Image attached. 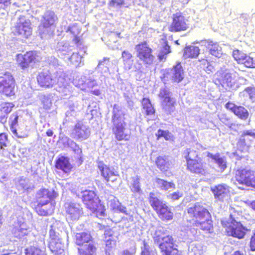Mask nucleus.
Here are the masks:
<instances>
[{
    "mask_svg": "<svg viewBox=\"0 0 255 255\" xmlns=\"http://www.w3.org/2000/svg\"><path fill=\"white\" fill-rule=\"evenodd\" d=\"M186 161V169L190 173L199 176L208 173L206 163L199 156V152L191 148L186 149L183 153Z\"/></svg>",
    "mask_w": 255,
    "mask_h": 255,
    "instance_id": "obj_1",
    "label": "nucleus"
},
{
    "mask_svg": "<svg viewBox=\"0 0 255 255\" xmlns=\"http://www.w3.org/2000/svg\"><path fill=\"white\" fill-rule=\"evenodd\" d=\"M81 199L85 207L95 214L97 217L106 216V207L95 191L89 190L84 191Z\"/></svg>",
    "mask_w": 255,
    "mask_h": 255,
    "instance_id": "obj_2",
    "label": "nucleus"
},
{
    "mask_svg": "<svg viewBox=\"0 0 255 255\" xmlns=\"http://www.w3.org/2000/svg\"><path fill=\"white\" fill-rule=\"evenodd\" d=\"M149 203L156 213L158 217L163 222L171 221L174 213L166 202L160 200L154 192H150L148 198Z\"/></svg>",
    "mask_w": 255,
    "mask_h": 255,
    "instance_id": "obj_3",
    "label": "nucleus"
},
{
    "mask_svg": "<svg viewBox=\"0 0 255 255\" xmlns=\"http://www.w3.org/2000/svg\"><path fill=\"white\" fill-rule=\"evenodd\" d=\"M125 116V114L121 109H117L113 112L112 130L116 139L118 141H128L130 137V133L125 132L126 126V123L124 121Z\"/></svg>",
    "mask_w": 255,
    "mask_h": 255,
    "instance_id": "obj_4",
    "label": "nucleus"
},
{
    "mask_svg": "<svg viewBox=\"0 0 255 255\" xmlns=\"http://www.w3.org/2000/svg\"><path fill=\"white\" fill-rule=\"evenodd\" d=\"M57 20L58 17L53 11H46L42 15L40 23L37 28L38 35L42 39L52 36L54 32L50 30V27H55Z\"/></svg>",
    "mask_w": 255,
    "mask_h": 255,
    "instance_id": "obj_5",
    "label": "nucleus"
},
{
    "mask_svg": "<svg viewBox=\"0 0 255 255\" xmlns=\"http://www.w3.org/2000/svg\"><path fill=\"white\" fill-rule=\"evenodd\" d=\"M233 180L237 185L255 189V171L249 167L235 169Z\"/></svg>",
    "mask_w": 255,
    "mask_h": 255,
    "instance_id": "obj_6",
    "label": "nucleus"
},
{
    "mask_svg": "<svg viewBox=\"0 0 255 255\" xmlns=\"http://www.w3.org/2000/svg\"><path fill=\"white\" fill-rule=\"evenodd\" d=\"M135 49L137 57L143 65L149 66L154 63L155 57L152 49L146 41L138 43L135 45Z\"/></svg>",
    "mask_w": 255,
    "mask_h": 255,
    "instance_id": "obj_7",
    "label": "nucleus"
},
{
    "mask_svg": "<svg viewBox=\"0 0 255 255\" xmlns=\"http://www.w3.org/2000/svg\"><path fill=\"white\" fill-rule=\"evenodd\" d=\"M16 83L13 75L8 72L0 76V94L6 97L15 96Z\"/></svg>",
    "mask_w": 255,
    "mask_h": 255,
    "instance_id": "obj_8",
    "label": "nucleus"
},
{
    "mask_svg": "<svg viewBox=\"0 0 255 255\" xmlns=\"http://www.w3.org/2000/svg\"><path fill=\"white\" fill-rule=\"evenodd\" d=\"M32 31L31 21L24 16H20L13 27L12 33L13 35L26 39L32 35Z\"/></svg>",
    "mask_w": 255,
    "mask_h": 255,
    "instance_id": "obj_9",
    "label": "nucleus"
},
{
    "mask_svg": "<svg viewBox=\"0 0 255 255\" xmlns=\"http://www.w3.org/2000/svg\"><path fill=\"white\" fill-rule=\"evenodd\" d=\"M190 220L187 221L191 226L194 225L195 222L202 220L206 218H211V215L208 210L197 203L187 209Z\"/></svg>",
    "mask_w": 255,
    "mask_h": 255,
    "instance_id": "obj_10",
    "label": "nucleus"
},
{
    "mask_svg": "<svg viewBox=\"0 0 255 255\" xmlns=\"http://www.w3.org/2000/svg\"><path fill=\"white\" fill-rule=\"evenodd\" d=\"M190 26L188 19L182 12L173 14L172 21L168 26V30L171 32H177L187 30Z\"/></svg>",
    "mask_w": 255,
    "mask_h": 255,
    "instance_id": "obj_11",
    "label": "nucleus"
},
{
    "mask_svg": "<svg viewBox=\"0 0 255 255\" xmlns=\"http://www.w3.org/2000/svg\"><path fill=\"white\" fill-rule=\"evenodd\" d=\"M158 95L161 100L162 108L167 114H171L175 111L177 102L171 97L169 90L166 88L161 89Z\"/></svg>",
    "mask_w": 255,
    "mask_h": 255,
    "instance_id": "obj_12",
    "label": "nucleus"
},
{
    "mask_svg": "<svg viewBox=\"0 0 255 255\" xmlns=\"http://www.w3.org/2000/svg\"><path fill=\"white\" fill-rule=\"evenodd\" d=\"M231 217V224L226 229L227 235L239 239H243L249 230L244 227L240 222H238L233 218L232 215Z\"/></svg>",
    "mask_w": 255,
    "mask_h": 255,
    "instance_id": "obj_13",
    "label": "nucleus"
},
{
    "mask_svg": "<svg viewBox=\"0 0 255 255\" xmlns=\"http://www.w3.org/2000/svg\"><path fill=\"white\" fill-rule=\"evenodd\" d=\"M159 248L162 255H171L172 253L178 251V249L174 247V241L171 236L167 235L163 237L157 236L155 242L159 243Z\"/></svg>",
    "mask_w": 255,
    "mask_h": 255,
    "instance_id": "obj_14",
    "label": "nucleus"
},
{
    "mask_svg": "<svg viewBox=\"0 0 255 255\" xmlns=\"http://www.w3.org/2000/svg\"><path fill=\"white\" fill-rule=\"evenodd\" d=\"M37 54L34 51H28L23 54L19 53L16 55L17 65L22 70H25L37 61Z\"/></svg>",
    "mask_w": 255,
    "mask_h": 255,
    "instance_id": "obj_15",
    "label": "nucleus"
},
{
    "mask_svg": "<svg viewBox=\"0 0 255 255\" xmlns=\"http://www.w3.org/2000/svg\"><path fill=\"white\" fill-rule=\"evenodd\" d=\"M48 247L50 251L55 255H61L64 253V244L62 242L61 239L56 235L53 230H50L49 232Z\"/></svg>",
    "mask_w": 255,
    "mask_h": 255,
    "instance_id": "obj_16",
    "label": "nucleus"
},
{
    "mask_svg": "<svg viewBox=\"0 0 255 255\" xmlns=\"http://www.w3.org/2000/svg\"><path fill=\"white\" fill-rule=\"evenodd\" d=\"M36 80L38 85L45 89L51 88L55 84V78L49 70L39 72Z\"/></svg>",
    "mask_w": 255,
    "mask_h": 255,
    "instance_id": "obj_17",
    "label": "nucleus"
},
{
    "mask_svg": "<svg viewBox=\"0 0 255 255\" xmlns=\"http://www.w3.org/2000/svg\"><path fill=\"white\" fill-rule=\"evenodd\" d=\"M98 168L100 171L101 175L106 183L116 182L119 178V174L118 172L115 171L107 165L101 162L98 164Z\"/></svg>",
    "mask_w": 255,
    "mask_h": 255,
    "instance_id": "obj_18",
    "label": "nucleus"
},
{
    "mask_svg": "<svg viewBox=\"0 0 255 255\" xmlns=\"http://www.w3.org/2000/svg\"><path fill=\"white\" fill-rule=\"evenodd\" d=\"M58 194L54 189L49 190L43 188L38 190L35 196V201L33 204L41 203L44 201L51 202L57 198Z\"/></svg>",
    "mask_w": 255,
    "mask_h": 255,
    "instance_id": "obj_19",
    "label": "nucleus"
},
{
    "mask_svg": "<svg viewBox=\"0 0 255 255\" xmlns=\"http://www.w3.org/2000/svg\"><path fill=\"white\" fill-rule=\"evenodd\" d=\"M33 209L39 215L47 216L52 214L55 210V203L44 201L41 203L33 204Z\"/></svg>",
    "mask_w": 255,
    "mask_h": 255,
    "instance_id": "obj_20",
    "label": "nucleus"
},
{
    "mask_svg": "<svg viewBox=\"0 0 255 255\" xmlns=\"http://www.w3.org/2000/svg\"><path fill=\"white\" fill-rule=\"evenodd\" d=\"M225 107L241 120H246L249 118V112L243 106H238L235 103L229 101L225 104Z\"/></svg>",
    "mask_w": 255,
    "mask_h": 255,
    "instance_id": "obj_21",
    "label": "nucleus"
},
{
    "mask_svg": "<svg viewBox=\"0 0 255 255\" xmlns=\"http://www.w3.org/2000/svg\"><path fill=\"white\" fill-rule=\"evenodd\" d=\"M65 214L67 218L70 220L78 219L82 214V208L78 204L69 203L65 206Z\"/></svg>",
    "mask_w": 255,
    "mask_h": 255,
    "instance_id": "obj_22",
    "label": "nucleus"
},
{
    "mask_svg": "<svg viewBox=\"0 0 255 255\" xmlns=\"http://www.w3.org/2000/svg\"><path fill=\"white\" fill-rule=\"evenodd\" d=\"M74 240V243L78 248H81L93 243L94 238L89 232H82L76 233Z\"/></svg>",
    "mask_w": 255,
    "mask_h": 255,
    "instance_id": "obj_23",
    "label": "nucleus"
},
{
    "mask_svg": "<svg viewBox=\"0 0 255 255\" xmlns=\"http://www.w3.org/2000/svg\"><path fill=\"white\" fill-rule=\"evenodd\" d=\"M55 167L66 174H69L73 169L69 157L65 156H61L55 160Z\"/></svg>",
    "mask_w": 255,
    "mask_h": 255,
    "instance_id": "obj_24",
    "label": "nucleus"
},
{
    "mask_svg": "<svg viewBox=\"0 0 255 255\" xmlns=\"http://www.w3.org/2000/svg\"><path fill=\"white\" fill-rule=\"evenodd\" d=\"M171 79L173 82L179 83L184 79L185 72L181 62H177L172 66L171 69Z\"/></svg>",
    "mask_w": 255,
    "mask_h": 255,
    "instance_id": "obj_25",
    "label": "nucleus"
},
{
    "mask_svg": "<svg viewBox=\"0 0 255 255\" xmlns=\"http://www.w3.org/2000/svg\"><path fill=\"white\" fill-rule=\"evenodd\" d=\"M155 163L157 168L164 173L167 172L171 168V161L167 156H158L155 159Z\"/></svg>",
    "mask_w": 255,
    "mask_h": 255,
    "instance_id": "obj_26",
    "label": "nucleus"
},
{
    "mask_svg": "<svg viewBox=\"0 0 255 255\" xmlns=\"http://www.w3.org/2000/svg\"><path fill=\"white\" fill-rule=\"evenodd\" d=\"M229 188L228 185L225 184H220L212 188L211 190L216 199L222 200L229 193Z\"/></svg>",
    "mask_w": 255,
    "mask_h": 255,
    "instance_id": "obj_27",
    "label": "nucleus"
},
{
    "mask_svg": "<svg viewBox=\"0 0 255 255\" xmlns=\"http://www.w3.org/2000/svg\"><path fill=\"white\" fill-rule=\"evenodd\" d=\"M217 80L220 84L226 89L232 88L235 84L231 74L228 73H221Z\"/></svg>",
    "mask_w": 255,
    "mask_h": 255,
    "instance_id": "obj_28",
    "label": "nucleus"
},
{
    "mask_svg": "<svg viewBox=\"0 0 255 255\" xmlns=\"http://www.w3.org/2000/svg\"><path fill=\"white\" fill-rule=\"evenodd\" d=\"M193 227H199V229L207 233L213 232L214 226L213 221L211 218H206L202 220L195 222Z\"/></svg>",
    "mask_w": 255,
    "mask_h": 255,
    "instance_id": "obj_29",
    "label": "nucleus"
},
{
    "mask_svg": "<svg viewBox=\"0 0 255 255\" xmlns=\"http://www.w3.org/2000/svg\"><path fill=\"white\" fill-rule=\"evenodd\" d=\"M206 47L211 55L218 58L222 56V48L217 42L212 40L207 41Z\"/></svg>",
    "mask_w": 255,
    "mask_h": 255,
    "instance_id": "obj_30",
    "label": "nucleus"
},
{
    "mask_svg": "<svg viewBox=\"0 0 255 255\" xmlns=\"http://www.w3.org/2000/svg\"><path fill=\"white\" fill-rule=\"evenodd\" d=\"M97 248L94 243L77 248L78 255H97Z\"/></svg>",
    "mask_w": 255,
    "mask_h": 255,
    "instance_id": "obj_31",
    "label": "nucleus"
},
{
    "mask_svg": "<svg viewBox=\"0 0 255 255\" xmlns=\"http://www.w3.org/2000/svg\"><path fill=\"white\" fill-rule=\"evenodd\" d=\"M200 53V49L198 46L193 45L186 46L184 49L183 57L185 58H196Z\"/></svg>",
    "mask_w": 255,
    "mask_h": 255,
    "instance_id": "obj_32",
    "label": "nucleus"
},
{
    "mask_svg": "<svg viewBox=\"0 0 255 255\" xmlns=\"http://www.w3.org/2000/svg\"><path fill=\"white\" fill-rule=\"evenodd\" d=\"M141 105L143 109L145 111L146 116L154 115L155 110L151 103L150 100L148 98H143L141 100Z\"/></svg>",
    "mask_w": 255,
    "mask_h": 255,
    "instance_id": "obj_33",
    "label": "nucleus"
},
{
    "mask_svg": "<svg viewBox=\"0 0 255 255\" xmlns=\"http://www.w3.org/2000/svg\"><path fill=\"white\" fill-rule=\"evenodd\" d=\"M207 154V156L214 160L222 170H225L227 168L226 162L222 157H220L219 153L214 155L212 153L208 152Z\"/></svg>",
    "mask_w": 255,
    "mask_h": 255,
    "instance_id": "obj_34",
    "label": "nucleus"
},
{
    "mask_svg": "<svg viewBox=\"0 0 255 255\" xmlns=\"http://www.w3.org/2000/svg\"><path fill=\"white\" fill-rule=\"evenodd\" d=\"M18 115L17 113H15L12 115L10 118L9 126L10 129L13 134L17 137L22 138L24 137L23 136L18 135L15 126L18 124Z\"/></svg>",
    "mask_w": 255,
    "mask_h": 255,
    "instance_id": "obj_35",
    "label": "nucleus"
},
{
    "mask_svg": "<svg viewBox=\"0 0 255 255\" xmlns=\"http://www.w3.org/2000/svg\"><path fill=\"white\" fill-rule=\"evenodd\" d=\"M11 234L13 237L17 239H21L27 235V229L22 228L21 225H17L12 227L11 229Z\"/></svg>",
    "mask_w": 255,
    "mask_h": 255,
    "instance_id": "obj_36",
    "label": "nucleus"
},
{
    "mask_svg": "<svg viewBox=\"0 0 255 255\" xmlns=\"http://www.w3.org/2000/svg\"><path fill=\"white\" fill-rule=\"evenodd\" d=\"M155 182L158 187L162 190L166 191L169 188H175V185L172 182H168L165 180L159 178H156L155 179Z\"/></svg>",
    "mask_w": 255,
    "mask_h": 255,
    "instance_id": "obj_37",
    "label": "nucleus"
},
{
    "mask_svg": "<svg viewBox=\"0 0 255 255\" xmlns=\"http://www.w3.org/2000/svg\"><path fill=\"white\" fill-rule=\"evenodd\" d=\"M25 255H47L44 248L30 246L25 250Z\"/></svg>",
    "mask_w": 255,
    "mask_h": 255,
    "instance_id": "obj_38",
    "label": "nucleus"
},
{
    "mask_svg": "<svg viewBox=\"0 0 255 255\" xmlns=\"http://www.w3.org/2000/svg\"><path fill=\"white\" fill-rule=\"evenodd\" d=\"M163 40V45L158 55L159 60L166 59L167 55L171 52L170 47L168 44V41L166 39Z\"/></svg>",
    "mask_w": 255,
    "mask_h": 255,
    "instance_id": "obj_39",
    "label": "nucleus"
},
{
    "mask_svg": "<svg viewBox=\"0 0 255 255\" xmlns=\"http://www.w3.org/2000/svg\"><path fill=\"white\" fill-rule=\"evenodd\" d=\"M74 137L76 139H86L89 137V134L80 126H76L74 128Z\"/></svg>",
    "mask_w": 255,
    "mask_h": 255,
    "instance_id": "obj_40",
    "label": "nucleus"
},
{
    "mask_svg": "<svg viewBox=\"0 0 255 255\" xmlns=\"http://www.w3.org/2000/svg\"><path fill=\"white\" fill-rule=\"evenodd\" d=\"M68 30L70 31V32L74 36V38L73 40L74 43L78 44L81 41V38L78 36V34L80 32V29L77 24H74L69 26Z\"/></svg>",
    "mask_w": 255,
    "mask_h": 255,
    "instance_id": "obj_41",
    "label": "nucleus"
},
{
    "mask_svg": "<svg viewBox=\"0 0 255 255\" xmlns=\"http://www.w3.org/2000/svg\"><path fill=\"white\" fill-rule=\"evenodd\" d=\"M232 55L237 63L241 64L245 60L247 54L238 49H236L233 50Z\"/></svg>",
    "mask_w": 255,
    "mask_h": 255,
    "instance_id": "obj_42",
    "label": "nucleus"
},
{
    "mask_svg": "<svg viewBox=\"0 0 255 255\" xmlns=\"http://www.w3.org/2000/svg\"><path fill=\"white\" fill-rule=\"evenodd\" d=\"M14 105L11 102H4L1 104V106L0 110L2 113L8 114L11 112L12 109L14 108Z\"/></svg>",
    "mask_w": 255,
    "mask_h": 255,
    "instance_id": "obj_43",
    "label": "nucleus"
},
{
    "mask_svg": "<svg viewBox=\"0 0 255 255\" xmlns=\"http://www.w3.org/2000/svg\"><path fill=\"white\" fill-rule=\"evenodd\" d=\"M155 135L157 139L163 137L166 140H168L171 138V133L168 130H164L161 129H159Z\"/></svg>",
    "mask_w": 255,
    "mask_h": 255,
    "instance_id": "obj_44",
    "label": "nucleus"
},
{
    "mask_svg": "<svg viewBox=\"0 0 255 255\" xmlns=\"http://www.w3.org/2000/svg\"><path fill=\"white\" fill-rule=\"evenodd\" d=\"M241 64H244L248 68H255V60L247 54L246 55L245 60Z\"/></svg>",
    "mask_w": 255,
    "mask_h": 255,
    "instance_id": "obj_45",
    "label": "nucleus"
},
{
    "mask_svg": "<svg viewBox=\"0 0 255 255\" xmlns=\"http://www.w3.org/2000/svg\"><path fill=\"white\" fill-rule=\"evenodd\" d=\"M219 119L221 122L228 126L229 128L231 129H232L233 127L235 126V124L230 123V118L228 117L226 114L222 115L221 117L219 118Z\"/></svg>",
    "mask_w": 255,
    "mask_h": 255,
    "instance_id": "obj_46",
    "label": "nucleus"
},
{
    "mask_svg": "<svg viewBox=\"0 0 255 255\" xmlns=\"http://www.w3.org/2000/svg\"><path fill=\"white\" fill-rule=\"evenodd\" d=\"M8 142V136L6 133L2 132L0 133V148L3 149L7 146Z\"/></svg>",
    "mask_w": 255,
    "mask_h": 255,
    "instance_id": "obj_47",
    "label": "nucleus"
},
{
    "mask_svg": "<svg viewBox=\"0 0 255 255\" xmlns=\"http://www.w3.org/2000/svg\"><path fill=\"white\" fill-rule=\"evenodd\" d=\"M245 91L249 96L250 99L253 101L255 102V88L247 87Z\"/></svg>",
    "mask_w": 255,
    "mask_h": 255,
    "instance_id": "obj_48",
    "label": "nucleus"
},
{
    "mask_svg": "<svg viewBox=\"0 0 255 255\" xmlns=\"http://www.w3.org/2000/svg\"><path fill=\"white\" fill-rule=\"evenodd\" d=\"M132 57V54L128 51L124 50L122 53V57L123 59L125 65L128 63V62L131 59Z\"/></svg>",
    "mask_w": 255,
    "mask_h": 255,
    "instance_id": "obj_49",
    "label": "nucleus"
},
{
    "mask_svg": "<svg viewBox=\"0 0 255 255\" xmlns=\"http://www.w3.org/2000/svg\"><path fill=\"white\" fill-rule=\"evenodd\" d=\"M183 194L179 191L173 192L167 196V198L170 200L174 201L178 200L182 197Z\"/></svg>",
    "mask_w": 255,
    "mask_h": 255,
    "instance_id": "obj_50",
    "label": "nucleus"
},
{
    "mask_svg": "<svg viewBox=\"0 0 255 255\" xmlns=\"http://www.w3.org/2000/svg\"><path fill=\"white\" fill-rule=\"evenodd\" d=\"M200 61L202 62L201 64H202L203 65H205L206 64H207V66L205 68V70L206 72H212L213 71L214 68L213 66V65L208 61V60H205V59H202V60H201Z\"/></svg>",
    "mask_w": 255,
    "mask_h": 255,
    "instance_id": "obj_51",
    "label": "nucleus"
},
{
    "mask_svg": "<svg viewBox=\"0 0 255 255\" xmlns=\"http://www.w3.org/2000/svg\"><path fill=\"white\" fill-rule=\"evenodd\" d=\"M116 241L112 239H109L105 241L106 250L110 251L115 245Z\"/></svg>",
    "mask_w": 255,
    "mask_h": 255,
    "instance_id": "obj_52",
    "label": "nucleus"
},
{
    "mask_svg": "<svg viewBox=\"0 0 255 255\" xmlns=\"http://www.w3.org/2000/svg\"><path fill=\"white\" fill-rule=\"evenodd\" d=\"M11 3V0H0V9H5Z\"/></svg>",
    "mask_w": 255,
    "mask_h": 255,
    "instance_id": "obj_53",
    "label": "nucleus"
},
{
    "mask_svg": "<svg viewBox=\"0 0 255 255\" xmlns=\"http://www.w3.org/2000/svg\"><path fill=\"white\" fill-rule=\"evenodd\" d=\"M124 3V0H111L109 4L110 6H115L116 5L121 6Z\"/></svg>",
    "mask_w": 255,
    "mask_h": 255,
    "instance_id": "obj_54",
    "label": "nucleus"
},
{
    "mask_svg": "<svg viewBox=\"0 0 255 255\" xmlns=\"http://www.w3.org/2000/svg\"><path fill=\"white\" fill-rule=\"evenodd\" d=\"M78 155L77 157H75V163L77 166H80L83 163L84 159L82 154Z\"/></svg>",
    "mask_w": 255,
    "mask_h": 255,
    "instance_id": "obj_55",
    "label": "nucleus"
},
{
    "mask_svg": "<svg viewBox=\"0 0 255 255\" xmlns=\"http://www.w3.org/2000/svg\"><path fill=\"white\" fill-rule=\"evenodd\" d=\"M132 187L133 188V191L136 193H139L140 191V188L139 186V182L138 181L134 182L132 184Z\"/></svg>",
    "mask_w": 255,
    "mask_h": 255,
    "instance_id": "obj_56",
    "label": "nucleus"
},
{
    "mask_svg": "<svg viewBox=\"0 0 255 255\" xmlns=\"http://www.w3.org/2000/svg\"><path fill=\"white\" fill-rule=\"evenodd\" d=\"M247 135H250L253 137H255V132L252 131V130H249L244 131L242 134V137H245Z\"/></svg>",
    "mask_w": 255,
    "mask_h": 255,
    "instance_id": "obj_57",
    "label": "nucleus"
},
{
    "mask_svg": "<svg viewBox=\"0 0 255 255\" xmlns=\"http://www.w3.org/2000/svg\"><path fill=\"white\" fill-rule=\"evenodd\" d=\"M73 151L77 155L82 154V150L77 144H76L75 148L73 149Z\"/></svg>",
    "mask_w": 255,
    "mask_h": 255,
    "instance_id": "obj_58",
    "label": "nucleus"
},
{
    "mask_svg": "<svg viewBox=\"0 0 255 255\" xmlns=\"http://www.w3.org/2000/svg\"><path fill=\"white\" fill-rule=\"evenodd\" d=\"M110 61V58L109 57H104L102 60L99 61L98 63V66L100 67L102 65L104 66V63L105 62H107L106 64H107Z\"/></svg>",
    "mask_w": 255,
    "mask_h": 255,
    "instance_id": "obj_59",
    "label": "nucleus"
},
{
    "mask_svg": "<svg viewBox=\"0 0 255 255\" xmlns=\"http://www.w3.org/2000/svg\"><path fill=\"white\" fill-rule=\"evenodd\" d=\"M144 248L143 250H142L140 255H150V251L148 248L146 247V244H144Z\"/></svg>",
    "mask_w": 255,
    "mask_h": 255,
    "instance_id": "obj_60",
    "label": "nucleus"
},
{
    "mask_svg": "<svg viewBox=\"0 0 255 255\" xmlns=\"http://www.w3.org/2000/svg\"><path fill=\"white\" fill-rule=\"evenodd\" d=\"M91 94L96 96H99L101 94V91L99 89H96L90 92Z\"/></svg>",
    "mask_w": 255,
    "mask_h": 255,
    "instance_id": "obj_61",
    "label": "nucleus"
},
{
    "mask_svg": "<svg viewBox=\"0 0 255 255\" xmlns=\"http://www.w3.org/2000/svg\"><path fill=\"white\" fill-rule=\"evenodd\" d=\"M47 136H52L53 134V132L51 129H48L46 132Z\"/></svg>",
    "mask_w": 255,
    "mask_h": 255,
    "instance_id": "obj_62",
    "label": "nucleus"
},
{
    "mask_svg": "<svg viewBox=\"0 0 255 255\" xmlns=\"http://www.w3.org/2000/svg\"><path fill=\"white\" fill-rule=\"evenodd\" d=\"M244 255L243 253H242L240 251H237L235 252L232 255Z\"/></svg>",
    "mask_w": 255,
    "mask_h": 255,
    "instance_id": "obj_63",
    "label": "nucleus"
},
{
    "mask_svg": "<svg viewBox=\"0 0 255 255\" xmlns=\"http://www.w3.org/2000/svg\"><path fill=\"white\" fill-rule=\"evenodd\" d=\"M250 207L254 210H255V200L253 201L250 204Z\"/></svg>",
    "mask_w": 255,
    "mask_h": 255,
    "instance_id": "obj_64",
    "label": "nucleus"
}]
</instances>
